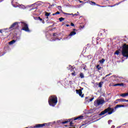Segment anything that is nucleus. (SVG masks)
Segmentation results:
<instances>
[{
    "instance_id": "nucleus-32",
    "label": "nucleus",
    "mask_w": 128,
    "mask_h": 128,
    "mask_svg": "<svg viewBox=\"0 0 128 128\" xmlns=\"http://www.w3.org/2000/svg\"><path fill=\"white\" fill-rule=\"evenodd\" d=\"M70 126H72V122H70Z\"/></svg>"
},
{
    "instance_id": "nucleus-6",
    "label": "nucleus",
    "mask_w": 128,
    "mask_h": 128,
    "mask_svg": "<svg viewBox=\"0 0 128 128\" xmlns=\"http://www.w3.org/2000/svg\"><path fill=\"white\" fill-rule=\"evenodd\" d=\"M76 94H79L81 98H84V94H82V92L80 90H76Z\"/></svg>"
},
{
    "instance_id": "nucleus-17",
    "label": "nucleus",
    "mask_w": 128,
    "mask_h": 128,
    "mask_svg": "<svg viewBox=\"0 0 128 128\" xmlns=\"http://www.w3.org/2000/svg\"><path fill=\"white\" fill-rule=\"evenodd\" d=\"M102 84L103 82H100L99 84H98V86L99 88H102Z\"/></svg>"
},
{
    "instance_id": "nucleus-21",
    "label": "nucleus",
    "mask_w": 128,
    "mask_h": 128,
    "mask_svg": "<svg viewBox=\"0 0 128 128\" xmlns=\"http://www.w3.org/2000/svg\"><path fill=\"white\" fill-rule=\"evenodd\" d=\"M90 4H92V6H94L96 4V2H90Z\"/></svg>"
},
{
    "instance_id": "nucleus-14",
    "label": "nucleus",
    "mask_w": 128,
    "mask_h": 128,
    "mask_svg": "<svg viewBox=\"0 0 128 128\" xmlns=\"http://www.w3.org/2000/svg\"><path fill=\"white\" fill-rule=\"evenodd\" d=\"M16 42V40H12V41L9 42V44H14Z\"/></svg>"
},
{
    "instance_id": "nucleus-20",
    "label": "nucleus",
    "mask_w": 128,
    "mask_h": 128,
    "mask_svg": "<svg viewBox=\"0 0 128 128\" xmlns=\"http://www.w3.org/2000/svg\"><path fill=\"white\" fill-rule=\"evenodd\" d=\"M100 64H104V60L102 59L100 61Z\"/></svg>"
},
{
    "instance_id": "nucleus-12",
    "label": "nucleus",
    "mask_w": 128,
    "mask_h": 128,
    "mask_svg": "<svg viewBox=\"0 0 128 128\" xmlns=\"http://www.w3.org/2000/svg\"><path fill=\"white\" fill-rule=\"evenodd\" d=\"M124 105L118 104L116 106V108H124Z\"/></svg>"
},
{
    "instance_id": "nucleus-28",
    "label": "nucleus",
    "mask_w": 128,
    "mask_h": 128,
    "mask_svg": "<svg viewBox=\"0 0 128 128\" xmlns=\"http://www.w3.org/2000/svg\"><path fill=\"white\" fill-rule=\"evenodd\" d=\"M71 26H74V23H71Z\"/></svg>"
},
{
    "instance_id": "nucleus-9",
    "label": "nucleus",
    "mask_w": 128,
    "mask_h": 128,
    "mask_svg": "<svg viewBox=\"0 0 128 128\" xmlns=\"http://www.w3.org/2000/svg\"><path fill=\"white\" fill-rule=\"evenodd\" d=\"M82 118H84V116H79V117H78V118H75L74 119V120H82Z\"/></svg>"
},
{
    "instance_id": "nucleus-15",
    "label": "nucleus",
    "mask_w": 128,
    "mask_h": 128,
    "mask_svg": "<svg viewBox=\"0 0 128 128\" xmlns=\"http://www.w3.org/2000/svg\"><path fill=\"white\" fill-rule=\"evenodd\" d=\"M50 14V12H45V16H49Z\"/></svg>"
},
{
    "instance_id": "nucleus-34",
    "label": "nucleus",
    "mask_w": 128,
    "mask_h": 128,
    "mask_svg": "<svg viewBox=\"0 0 128 128\" xmlns=\"http://www.w3.org/2000/svg\"><path fill=\"white\" fill-rule=\"evenodd\" d=\"M74 16H78V14H74Z\"/></svg>"
},
{
    "instance_id": "nucleus-2",
    "label": "nucleus",
    "mask_w": 128,
    "mask_h": 128,
    "mask_svg": "<svg viewBox=\"0 0 128 128\" xmlns=\"http://www.w3.org/2000/svg\"><path fill=\"white\" fill-rule=\"evenodd\" d=\"M122 54L124 56L128 58V45L125 44L123 46Z\"/></svg>"
},
{
    "instance_id": "nucleus-39",
    "label": "nucleus",
    "mask_w": 128,
    "mask_h": 128,
    "mask_svg": "<svg viewBox=\"0 0 128 128\" xmlns=\"http://www.w3.org/2000/svg\"><path fill=\"white\" fill-rule=\"evenodd\" d=\"M80 2H82V1H80Z\"/></svg>"
},
{
    "instance_id": "nucleus-26",
    "label": "nucleus",
    "mask_w": 128,
    "mask_h": 128,
    "mask_svg": "<svg viewBox=\"0 0 128 128\" xmlns=\"http://www.w3.org/2000/svg\"><path fill=\"white\" fill-rule=\"evenodd\" d=\"M94 98H92L90 99V102H92V100H94Z\"/></svg>"
},
{
    "instance_id": "nucleus-41",
    "label": "nucleus",
    "mask_w": 128,
    "mask_h": 128,
    "mask_svg": "<svg viewBox=\"0 0 128 128\" xmlns=\"http://www.w3.org/2000/svg\"><path fill=\"white\" fill-rule=\"evenodd\" d=\"M74 30H76V29H74Z\"/></svg>"
},
{
    "instance_id": "nucleus-25",
    "label": "nucleus",
    "mask_w": 128,
    "mask_h": 128,
    "mask_svg": "<svg viewBox=\"0 0 128 128\" xmlns=\"http://www.w3.org/2000/svg\"><path fill=\"white\" fill-rule=\"evenodd\" d=\"M63 14H68V16H72V14H68V13H66V12H64Z\"/></svg>"
},
{
    "instance_id": "nucleus-30",
    "label": "nucleus",
    "mask_w": 128,
    "mask_h": 128,
    "mask_svg": "<svg viewBox=\"0 0 128 128\" xmlns=\"http://www.w3.org/2000/svg\"><path fill=\"white\" fill-rule=\"evenodd\" d=\"M98 66H100V65H98V66H96L97 68H98Z\"/></svg>"
},
{
    "instance_id": "nucleus-38",
    "label": "nucleus",
    "mask_w": 128,
    "mask_h": 128,
    "mask_svg": "<svg viewBox=\"0 0 128 128\" xmlns=\"http://www.w3.org/2000/svg\"><path fill=\"white\" fill-rule=\"evenodd\" d=\"M40 20H42V19L40 18Z\"/></svg>"
},
{
    "instance_id": "nucleus-5",
    "label": "nucleus",
    "mask_w": 128,
    "mask_h": 128,
    "mask_svg": "<svg viewBox=\"0 0 128 128\" xmlns=\"http://www.w3.org/2000/svg\"><path fill=\"white\" fill-rule=\"evenodd\" d=\"M23 26H24L22 28V29L24 30H25L26 32H28V24H26V23L23 24Z\"/></svg>"
},
{
    "instance_id": "nucleus-4",
    "label": "nucleus",
    "mask_w": 128,
    "mask_h": 128,
    "mask_svg": "<svg viewBox=\"0 0 128 128\" xmlns=\"http://www.w3.org/2000/svg\"><path fill=\"white\" fill-rule=\"evenodd\" d=\"M104 102V101L102 99L98 100L94 102V106H100V104H102Z\"/></svg>"
},
{
    "instance_id": "nucleus-43",
    "label": "nucleus",
    "mask_w": 128,
    "mask_h": 128,
    "mask_svg": "<svg viewBox=\"0 0 128 128\" xmlns=\"http://www.w3.org/2000/svg\"><path fill=\"white\" fill-rule=\"evenodd\" d=\"M108 75L106 76H108Z\"/></svg>"
},
{
    "instance_id": "nucleus-3",
    "label": "nucleus",
    "mask_w": 128,
    "mask_h": 128,
    "mask_svg": "<svg viewBox=\"0 0 128 128\" xmlns=\"http://www.w3.org/2000/svg\"><path fill=\"white\" fill-rule=\"evenodd\" d=\"M114 108H108L107 109L105 110L104 111H102L101 112V114H100V116H102V114H106V112H108V114H112L114 112Z\"/></svg>"
},
{
    "instance_id": "nucleus-13",
    "label": "nucleus",
    "mask_w": 128,
    "mask_h": 128,
    "mask_svg": "<svg viewBox=\"0 0 128 128\" xmlns=\"http://www.w3.org/2000/svg\"><path fill=\"white\" fill-rule=\"evenodd\" d=\"M76 33L75 32H72L70 34V36H74V34H76Z\"/></svg>"
},
{
    "instance_id": "nucleus-7",
    "label": "nucleus",
    "mask_w": 128,
    "mask_h": 128,
    "mask_svg": "<svg viewBox=\"0 0 128 128\" xmlns=\"http://www.w3.org/2000/svg\"><path fill=\"white\" fill-rule=\"evenodd\" d=\"M15 26H18V22H15L14 24H13L10 27V28H14Z\"/></svg>"
},
{
    "instance_id": "nucleus-1",
    "label": "nucleus",
    "mask_w": 128,
    "mask_h": 128,
    "mask_svg": "<svg viewBox=\"0 0 128 128\" xmlns=\"http://www.w3.org/2000/svg\"><path fill=\"white\" fill-rule=\"evenodd\" d=\"M58 103V98L56 96H52L49 98L48 104L51 106H54Z\"/></svg>"
},
{
    "instance_id": "nucleus-24",
    "label": "nucleus",
    "mask_w": 128,
    "mask_h": 128,
    "mask_svg": "<svg viewBox=\"0 0 128 128\" xmlns=\"http://www.w3.org/2000/svg\"><path fill=\"white\" fill-rule=\"evenodd\" d=\"M60 22H62V20H64V18H59Z\"/></svg>"
},
{
    "instance_id": "nucleus-23",
    "label": "nucleus",
    "mask_w": 128,
    "mask_h": 128,
    "mask_svg": "<svg viewBox=\"0 0 128 128\" xmlns=\"http://www.w3.org/2000/svg\"><path fill=\"white\" fill-rule=\"evenodd\" d=\"M6 29L0 30V32L2 34V32H4Z\"/></svg>"
},
{
    "instance_id": "nucleus-10",
    "label": "nucleus",
    "mask_w": 128,
    "mask_h": 128,
    "mask_svg": "<svg viewBox=\"0 0 128 128\" xmlns=\"http://www.w3.org/2000/svg\"><path fill=\"white\" fill-rule=\"evenodd\" d=\"M120 96H122L123 98H124V96H128V93L122 94Z\"/></svg>"
},
{
    "instance_id": "nucleus-35",
    "label": "nucleus",
    "mask_w": 128,
    "mask_h": 128,
    "mask_svg": "<svg viewBox=\"0 0 128 128\" xmlns=\"http://www.w3.org/2000/svg\"><path fill=\"white\" fill-rule=\"evenodd\" d=\"M66 26H70V25L66 24Z\"/></svg>"
},
{
    "instance_id": "nucleus-22",
    "label": "nucleus",
    "mask_w": 128,
    "mask_h": 128,
    "mask_svg": "<svg viewBox=\"0 0 128 128\" xmlns=\"http://www.w3.org/2000/svg\"><path fill=\"white\" fill-rule=\"evenodd\" d=\"M114 54H115L118 55V54H120V51L117 50L116 52Z\"/></svg>"
},
{
    "instance_id": "nucleus-16",
    "label": "nucleus",
    "mask_w": 128,
    "mask_h": 128,
    "mask_svg": "<svg viewBox=\"0 0 128 128\" xmlns=\"http://www.w3.org/2000/svg\"><path fill=\"white\" fill-rule=\"evenodd\" d=\"M84 74L82 73L80 74V78H84Z\"/></svg>"
},
{
    "instance_id": "nucleus-19",
    "label": "nucleus",
    "mask_w": 128,
    "mask_h": 128,
    "mask_svg": "<svg viewBox=\"0 0 128 128\" xmlns=\"http://www.w3.org/2000/svg\"><path fill=\"white\" fill-rule=\"evenodd\" d=\"M70 122V119L69 120H66V121H65V122H63L62 124H66V123H68Z\"/></svg>"
},
{
    "instance_id": "nucleus-31",
    "label": "nucleus",
    "mask_w": 128,
    "mask_h": 128,
    "mask_svg": "<svg viewBox=\"0 0 128 128\" xmlns=\"http://www.w3.org/2000/svg\"><path fill=\"white\" fill-rule=\"evenodd\" d=\"M72 76H74V73H72Z\"/></svg>"
},
{
    "instance_id": "nucleus-27",
    "label": "nucleus",
    "mask_w": 128,
    "mask_h": 128,
    "mask_svg": "<svg viewBox=\"0 0 128 128\" xmlns=\"http://www.w3.org/2000/svg\"><path fill=\"white\" fill-rule=\"evenodd\" d=\"M20 6H21L22 8H25V7H24V5H20Z\"/></svg>"
},
{
    "instance_id": "nucleus-33",
    "label": "nucleus",
    "mask_w": 128,
    "mask_h": 128,
    "mask_svg": "<svg viewBox=\"0 0 128 128\" xmlns=\"http://www.w3.org/2000/svg\"><path fill=\"white\" fill-rule=\"evenodd\" d=\"M56 13L55 14H53L52 16H56Z\"/></svg>"
},
{
    "instance_id": "nucleus-11",
    "label": "nucleus",
    "mask_w": 128,
    "mask_h": 128,
    "mask_svg": "<svg viewBox=\"0 0 128 128\" xmlns=\"http://www.w3.org/2000/svg\"><path fill=\"white\" fill-rule=\"evenodd\" d=\"M44 126V124H38L36 125V128H42V126Z\"/></svg>"
},
{
    "instance_id": "nucleus-40",
    "label": "nucleus",
    "mask_w": 128,
    "mask_h": 128,
    "mask_svg": "<svg viewBox=\"0 0 128 128\" xmlns=\"http://www.w3.org/2000/svg\"><path fill=\"white\" fill-rule=\"evenodd\" d=\"M110 121H108V122L109 124H110Z\"/></svg>"
},
{
    "instance_id": "nucleus-44",
    "label": "nucleus",
    "mask_w": 128,
    "mask_h": 128,
    "mask_svg": "<svg viewBox=\"0 0 128 128\" xmlns=\"http://www.w3.org/2000/svg\"><path fill=\"white\" fill-rule=\"evenodd\" d=\"M126 102H128V100H127Z\"/></svg>"
},
{
    "instance_id": "nucleus-37",
    "label": "nucleus",
    "mask_w": 128,
    "mask_h": 128,
    "mask_svg": "<svg viewBox=\"0 0 128 128\" xmlns=\"http://www.w3.org/2000/svg\"><path fill=\"white\" fill-rule=\"evenodd\" d=\"M71 14V16H74V14Z\"/></svg>"
},
{
    "instance_id": "nucleus-18",
    "label": "nucleus",
    "mask_w": 128,
    "mask_h": 128,
    "mask_svg": "<svg viewBox=\"0 0 128 128\" xmlns=\"http://www.w3.org/2000/svg\"><path fill=\"white\" fill-rule=\"evenodd\" d=\"M120 102H127L126 100H126L124 99H120Z\"/></svg>"
},
{
    "instance_id": "nucleus-29",
    "label": "nucleus",
    "mask_w": 128,
    "mask_h": 128,
    "mask_svg": "<svg viewBox=\"0 0 128 128\" xmlns=\"http://www.w3.org/2000/svg\"><path fill=\"white\" fill-rule=\"evenodd\" d=\"M56 14H60V12H57L56 13H55Z\"/></svg>"
},
{
    "instance_id": "nucleus-42",
    "label": "nucleus",
    "mask_w": 128,
    "mask_h": 128,
    "mask_svg": "<svg viewBox=\"0 0 128 128\" xmlns=\"http://www.w3.org/2000/svg\"><path fill=\"white\" fill-rule=\"evenodd\" d=\"M48 18V17H47V18Z\"/></svg>"
},
{
    "instance_id": "nucleus-36",
    "label": "nucleus",
    "mask_w": 128,
    "mask_h": 128,
    "mask_svg": "<svg viewBox=\"0 0 128 128\" xmlns=\"http://www.w3.org/2000/svg\"><path fill=\"white\" fill-rule=\"evenodd\" d=\"M58 8H59V10H60L61 8L58 6Z\"/></svg>"
},
{
    "instance_id": "nucleus-8",
    "label": "nucleus",
    "mask_w": 128,
    "mask_h": 128,
    "mask_svg": "<svg viewBox=\"0 0 128 128\" xmlns=\"http://www.w3.org/2000/svg\"><path fill=\"white\" fill-rule=\"evenodd\" d=\"M124 86V84H117L114 85V86Z\"/></svg>"
}]
</instances>
